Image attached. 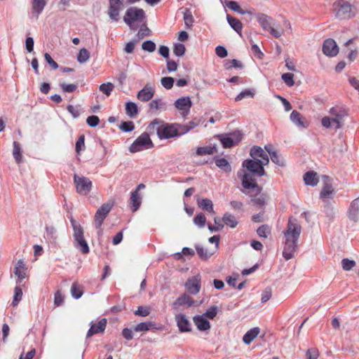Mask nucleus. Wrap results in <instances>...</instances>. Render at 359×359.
Listing matches in <instances>:
<instances>
[{"instance_id":"obj_45","label":"nucleus","mask_w":359,"mask_h":359,"mask_svg":"<svg viewBox=\"0 0 359 359\" xmlns=\"http://www.w3.org/2000/svg\"><path fill=\"white\" fill-rule=\"evenodd\" d=\"M22 297V290L19 286H16L14 289V295L12 302L13 306H16L21 301Z\"/></svg>"},{"instance_id":"obj_44","label":"nucleus","mask_w":359,"mask_h":359,"mask_svg":"<svg viewBox=\"0 0 359 359\" xmlns=\"http://www.w3.org/2000/svg\"><path fill=\"white\" fill-rule=\"evenodd\" d=\"M199 124V122H196L195 121H189L187 124H181V133L183 135L187 134L189 133L191 130L196 128Z\"/></svg>"},{"instance_id":"obj_60","label":"nucleus","mask_w":359,"mask_h":359,"mask_svg":"<svg viewBox=\"0 0 359 359\" xmlns=\"http://www.w3.org/2000/svg\"><path fill=\"white\" fill-rule=\"evenodd\" d=\"M162 86L166 89H170L174 84V79L170 76L163 77L161 79Z\"/></svg>"},{"instance_id":"obj_16","label":"nucleus","mask_w":359,"mask_h":359,"mask_svg":"<svg viewBox=\"0 0 359 359\" xmlns=\"http://www.w3.org/2000/svg\"><path fill=\"white\" fill-rule=\"evenodd\" d=\"M174 105L178 110L182 111V116L185 117L189 114L192 102L189 97H182L175 102Z\"/></svg>"},{"instance_id":"obj_26","label":"nucleus","mask_w":359,"mask_h":359,"mask_svg":"<svg viewBox=\"0 0 359 359\" xmlns=\"http://www.w3.org/2000/svg\"><path fill=\"white\" fill-rule=\"evenodd\" d=\"M142 203V197L137 191H132L130 197V205L132 212H136Z\"/></svg>"},{"instance_id":"obj_35","label":"nucleus","mask_w":359,"mask_h":359,"mask_svg":"<svg viewBox=\"0 0 359 359\" xmlns=\"http://www.w3.org/2000/svg\"><path fill=\"white\" fill-rule=\"evenodd\" d=\"M155 323L151 321L143 322L134 327L135 332H146L151 329L156 328Z\"/></svg>"},{"instance_id":"obj_9","label":"nucleus","mask_w":359,"mask_h":359,"mask_svg":"<svg viewBox=\"0 0 359 359\" xmlns=\"http://www.w3.org/2000/svg\"><path fill=\"white\" fill-rule=\"evenodd\" d=\"M217 137L224 148H231L241 140L242 133L239 130H235L229 134L218 135Z\"/></svg>"},{"instance_id":"obj_33","label":"nucleus","mask_w":359,"mask_h":359,"mask_svg":"<svg viewBox=\"0 0 359 359\" xmlns=\"http://www.w3.org/2000/svg\"><path fill=\"white\" fill-rule=\"evenodd\" d=\"M290 120L297 126L306 128L307 125L302 121V116L296 110L292 111L290 114Z\"/></svg>"},{"instance_id":"obj_6","label":"nucleus","mask_w":359,"mask_h":359,"mask_svg":"<svg viewBox=\"0 0 359 359\" xmlns=\"http://www.w3.org/2000/svg\"><path fill=\"white\" fill-rule=\"evenodd\" d=\"M256 18L263 29L269 32L275 38H279L283 34V30L282 29H278L273 27L274 23L271 17L259 13L256 15Z\"/></svg>"},{"instance_id":"obj_2","label":"nucleus","mask_w":359,"mask_h":359,"mask_svg":"<svg viewBox=\"0 0 359 359\" xmlns=\"http://www.w3.org/2000/svg\"><path fill=\"white\" fill-rule=\"evenodd\" d=\"M302 232V226L296 219L290 217L288 220L287 228L283 232L285 238L283 256L286 260L294 257L298 245L297 241Z\"/></svg>"},{"instance_id":"obj_27","label":"nucleus","mask_w":359,"mask_h":359,"mask_svg":"<svg viewBox=\"0 0 359 359\" xmlns=\"http://www.w3.org/2000/svg\"><path fill=\"white\" fill-rule=\"evenodd\" d=\"M198 206L204 211L215 213L213 210V203L209 198H198L197 199Z\"/></svg>"},{"instance_id":"obj_38","label":"nucleus","mask_w":359,"mask_h":359,"mask_svg":"<svg viewBox=\"0 0 359 359\" xmlns=\"http://www.w3.org/2000/svg\"><path fill=\"white\" fill-rule=\"evenodd\" d=\"M324 205V212L326 217L330 221L332 220L335 215V211L334 207L328 202V201H323Z\"/></svg>"},{"instance_id":"obj_36","label":"nucleus","mask_w":359,"mask_h":359,"mask_svg":"<svg viewBox=\"0 0 359 359\" xmlns=\"http://www.w3.org/2000/svg\"><path fill=\"white\" fill-rule=\"evenodd\" d=\"M216 151L217 149L215 146L199 147L197 148L196 154L198 156H204L213 154Z\"/></svg>"},{"instance_id":"obj_42","label":"nucleus","mask_w":359,"mask_h":359,"mask_svg":"<svg viewBox=\"0 0 359 359\" xmlns=\"http://www.w3.org/2000/svg\"><path fill=\"white\" fill-rule=\"evenodd\" d=\"M56 229L53 226H47L46 227V236L45 237L50 240V242H55L57 239Z\"/></svg>"},{"instance_id":"obj_64","label":"nucleus","mask_w":359,"mask_h":359,"mask_svg":"<svg viewBox=\"0 0 359 359\" xmlns=\"http://www.w3.org/2000/svg\"><path fill=\"white\" fill-rule=\"evenodd\" d=\"M306 359H317L319 356V351L315 348H309L306 353Z\"/></svg>"},{"instance_id":"obj_37","label":"nucleus","mask_w":359,"mask_h":359,"mask_svg":"<svg viewBox=\"0 0 359 359\" xmlns=\"http://www.w3.org/2000/svg\"><path fill=\"white\" fill-rule=\"evenodd\" d=\"M222 221L225 223L226 225L230 226L231 228H235L238 224V221L236 217L228 212L224 213Z\"/></svg>"},{"instance_id":"obj_40","label":"nucleus","mask_w":359,"mask_h":359,"mask_svg":"<svg viewBox=\"0 0 359 359\" xmlns=\"http://www.w3.org/2000/svg\"><path fill=\"white\" fill-rule=\"evenodd\" d=\"M83 291L82 286L78 284V283H73L71 287V294L74 299H79L83 295Z\"/></svg>"},{"instance_id":"obj_54","label":"nucleus","mask_w":359,"mask_h":359,"mask_svg":"<svg viewBox=\"0 0 359 359\" xmlns=\"http://www.w3.org/2000/svg\"><path fill=\"white\" fill-rule=\"evenodd\" d=\"M206 222V218L204 214L199 213L194 218V223L200 228L204 227Z\"/></svg>"},{"instance_id":"obj_58","label":"nucleus","mask_w":359,"mask_h":359,"mask_svg":"<svg viewBox=\"0 0 359 359\" xmlns=\"http://www.w3.org/2000/svg\"><path fill=\"white\" fill-rule=\"evenodd\" d=\"M85 148V136L81 135L79 137L76 142V152L79 154L80 152Z\"/></svg>"},{"instance_id":"obj_62","label":"nucleus","mask_w":359,"mask_h":359,"mask_svg":"<svg viewBox=\"0 0 359 359\" xmlns=\"http://www.w3.org/2000/svg\"><path fill=\"white\" fill-rule=\"evenodd\" d=\"M134 313L136 316L146 317L149 315L150 309L148 307L140 306H138Z\"/></svg>"},{"instance_id":"obj_31","label":"nucleus","mask_w":359,"mask_h":359,"mask_svg":"<svg viewBox=\"0 0 359 359\" xmlns=\"http://www.w3.org/2000/svg\"><path fill=\"white\" fill-rule=\"evenodd\" d=\"M250 155L254 159H257V158L259 157L262 159L269 156L268 154L264 151V150L259 146H253L250 152Z\"/></svg>"},{"instance_id":"obj_22","label":"nucleus","mask_w":359,"mask_h":359,"mask_svg":"<svg viewBox=\"0 0 359 359\" xmlns=\"http://www.w3.org/2000/svg\"><path fill=\"white\" fill-rule=\"evenodd\" d=\"M154 88L146 84L144 87L137 93V98L142 102H148L154 97Z\"/></svg>"},{"instance_id":"obj_10","label":"nucleus","mask_w":359,"mask_h":359,"mask_svg":"<svg viewBox=\"0 0 359 359\" xmlns=\"http://www.w3.org/2000/svg\"><path fill=\"white\" fill-rule=\"evenodd\" d=\"M154 144L147 133H143L130 146L129 150L131 153H136L144 148H151Z\"/></svg>"},{"instance_id":"obj_47","label":"nucleus","mask_w":359,"mask_h":359,"mask_svg":"<svg viewBox=\"0 0 359 359\" xmlns=\"http://www.w3.org/2000/svg\"><path fill=\"white\" fill-rule=\"evenodd\" d=\"M90 57L89 51L83 48H81L77 55V60L79 63H85Z\"/></svg>"},{"instance_id":"obj_34","label":"nucleus","mask_w":359,"mask_h":359,"mask_svg":"<svg viewBox=\"0 0 359 359\" xmlns=\"http://www.w3.org/2000/svg\"><path fill=\"white\" fill-rule=\"evenodd\" d=\"M216 165L225 172H230L231 167L228 161L224 158L215 157Z\"/></svg>"},{"instance_id":"obj_17","label":"nucleus","mask_w":359,"mask_h":359,"mask_svg":"<svg viewBox=\"0 0 359 359\" xmlns=\"http://www.w3.org/2000/svg\"><path fill=\"white\" fill-rule=\"evenodd\" d=\"M346 215L354 224L359 222V196L351 202Z\"/></svg>"},{"instance_id":"obj_15","label":"nucleus","mask_w":359,"mask_h":359,"mask_svg":"<svg viewBox=\"0 0 359 359\" xmlns=\"http://www.w3.org/2000/svg\"><path fill=\"white\" fill-rule=\"evenodd\" d=\"M175 319L180 332H190L192 330V325L190 320L184 313L175 315Z\"/></svg>"},{"instance_id":"obj_32","label":"nucleus","mask_w":359,"mask_h":359,"mask_svg":"<svg viewBox=\"0 0 359 359\" xmlns=\"http://www.w3.org/2000/svg\"><path fill=\"white\" fill-rule=\"evenodd\" d=\"M139 110L137 105L133 102H128L126 104V114L130 118H135L138 114Z\"/></svg>"},{"instance_id":"obj_24","label":"nucleus","mask_w":359,"mask_h":359,"mask_svg":"<svg viewBox=\"0 0 359 359\" xmlns=\"http://www.w3.org/2000/svg\"><path fill=\"white\" fill-rule=\"evenodd\" d=\"M32 15L38 20L39 15L43 12L47 4V0H32Z\"/></svg>"},{"instance_id":"obj_39","label":"nucleus","mask_w":359,"mask_h":359,"mask_svg":"<svg viewBox=\"0 0 359 359\" xmlns=\"http://www.w3.org/2000/svg\"><path fill=\"white\" fill-rule=\"evenodd\" d=\"M255 95V90L254 89H245L241 92L235 98L236 102L241 101L245 98L254 97Z\"/></svg>"},{"instance_id":"obj_7","label":"nucleus","mask_w":359,"mask_h":359,"mask_svg":"<svg viewBox=\"0 0 359 359\" xmlns=\"http://www.w3.org/2000/svg\"><path fill=\"white\" fill-rule=\"evenodd\" d=\"M74 183L76 192L82 196L88 195L93 187V183L89 178L77 174L74 175Z\"/></svg>"},{"instance_id":"obj_63","label":"nucleus","mask_w":359,"mask_h":359,"mask_svg":"<svg viewBox=\"0 0 359 359\" xmlns=\"http://www.w3.org/2000/svg\"><path fill=\"white\" fill-rule=\"evenodd\" d=\"M272 296V290L271 287H266L262 293L261 302L262 303H266L269 301Z\"/></svg>"},{"instance_id":"obj_13","label":"nucleus","mask_w":359,"mask_h":359,"mask_svg":"<svg viewBox=\"0 0 359 359\" xmlns=\"http://www.w3.org/2000/svg\"><path fill=\"white\" fill-rule=\"evenodd\" d=\"M323 188L320 193V198L323 201H327V198H332V194L334 193V189L332 187V179L327 175H323Z\"/></svg>"},{"instance_id":"obj_11","label":"nucleus","mask_w":359,"mask_h":359,"mask_svg":"<svg viewBox=\"0 0 359 359\" xmlns=\"http://www.w3.org/2000/svg\"><path fill=\"white\" fill-rule=\"evenodd\" d=\"M113 207V203H106L102 204L96 211L95 215V225L97 229H100L103 224L104 219Z\"/></svg>"},{"instance_id":"obj_12","label":"nucleus","mask_w":359,"mask_h":359,"mask_svg":"<svg viewBox=\"0 0 359 359\" xmlns=\"http://www.w3.org/2000/svg\"><path fill=\"white\" fill-rule=\"evenodd\" d=\"M331 118L335 129L341 128L344 118L347 116L346 111L339 107H332L330 110Z\"/></svg>"},{"instance_id":"obj_28","label":"nucleus","mask_w":359,"mask_h":359,"mask_svg":"<svg viewBox=\"0 0 359 359\" xmlns=\"http://www.w3.org/2000/svg\"><path fill=\"white\" fill-rule=\"evenodd\" d=\"M304 181L306 185L315 187L318 183V174L314 171H308L304 175Z\"/></svg>"},{"instance_id":"obj_53","label":"nucleus","mask_w":359,"mask_h":359,"mask_svg":"<svg viewBox=\"0 0 359 359\" xmlns=\"http://www.w3.org/2000/svg\"><path fill=\"white\" fill-rule=\"evenodd\" d=\"M224 67L226 69H230L232 67L243 68V65L240 61L233 59L231 60L225 61Z\"/></svg>"},{"instance_id":"obj_41","label":"nucleus","mask_w":359,"mask_h":359,"mask_svg":"<svg viewBox=\"0 0 359 359\" xmlns=\"http://www.w3.org/2000/svg\"><path fill=\"white\" fill-rule=\"evenodd\" d=\"M196 250L200 258L203 260H207L212 255L207 249L199 245H196Z\"/></svg>"},{"instance_id":"obj_56","label":"nucleus","mask_w":359,"mask_h":359,"mask_svg":"<svg viewBox=\"0 0 359 359\" xmlns=\"http://www.w3.org/2000/svg\"><path fill=\"white\" fill-rule=\"evenodd\" d=\"M281 78L287 86L292 87L294 86V74L291 73H285L282 74Z\"/></svg>"},{"instance_id":"obj_30","label":"nucleus","mask_w":359,"mask_h":359,"mask_svg":"<svg viewBox=\"0 0 359 359\" xmlns=\"http://www.w3.org/2000/svg\"><path fill=\"white\" fill-rule=\"evenodd\" d=\"M226 20L229 23V25L231 26V27L235 30L238 34L241 35V32L243 29V25L241 22L238 20L237 18L230 15H226Z\"/></svg>"},{"instance_id":"obj_50","label":"nucleus","mask_w":359,"mask_h":359,"mask_svg":"<svg viewBox=\"0 0 359 359\" xmlns=\"http://www.w3.org/2000/svg\"><path fill=\"white\" fill-rule=\"evenodd\" d=\"M271 159L273 163L275 164L279 165V166H284L285 162L283 158L278 154V151L276 150L273 152L271 153L270 155Z\"/></svg>"},{"instance_id":"obj_48","label":"nucleus","mask_w":359,"mask_h":359,"mask_svg":"<svg viewBox=\"0 0 359 359\" xmlns=\"http://www.w3.org/2000/svg\"><path fill=\"white\" fill-rule=\"evenodd\" d=\"M226 6L229 9H231L235 12H237L239 14L244 15L247 13L246 11H244L243 9H242L241 8V6L238 5V4L236 1H230L227 2Z\"/></svg>"},{"instance_id":"obj_14","label":"nucleus","mask_w":359,"mask_h":359,"mask_svg":"<svg viewBox=\"0 0 359 359\" xmlns=\"http://www.w3.org/2000/svg\"><path fill=\"white\" fill-rule=\"evenodd\" d=\"M123 8V0H109L108 15L110 19L117 22L119 18V12Z\"/></svg>"},{"instance_id":"obj_21","label":"nucleus","mask_w":359,"mask_h":359,"mask_svg":"<svg viewBox=\"0 0 359 359\" xmlns=\"http://www.w3.org/2000/svg\"><path fill=\"white\" fill-rule=\"evenodd\" d=\"M106 325L107 320L105 318L101 319L97 325L91 323L90 327L87 332L86 337L89 338L94 334L104 332Z\"/></svg>"},{"instance_id":"obj_52","label":"nucleus","mask_w":359,"mask_h":359,"mask_svg":"<svg viewBox=\"0 0 359 359\" xmlns=\"http://www.w3.org/2000/svg\"><path fill=\"white\" fill-rule=\"evenodd\" d=\"M119 128L126 133L131 132L135 129V125L134 123L131 121H123L120 124Z\"/></svg>"},{"instance_id":"obj_8","label":"nucleus","mask_w":359,"mask_h":359,"mask_svg":"<svg viewBox=\"0 0 359 359\" xmlns=\"http://www.w3.org/2000/svg\"><path fill=\"white\" fill-rule=\"evenodd\" d=\"M145 18V13L143 9L137 7H130L127 9L123 17L124 22L133 28L135 22H142Z\"/></svg>"},{"instance_id":"obj_19","label":"nucleus","mask_w":359,"mask_h":359,"mask_svg":"<svg viewBox=\"0 0 359 359\" xmlns=\"http://www.w3.org/2000/svg\"><path fill=\"white\" fill-rule=\"evenodd\" d=\"M187 292L191 294H196L201 290V278L199 276H193L185 283Z\"/></svg>"},{"instance_id":"obj_59","label":"nucleus","mask_w":359,"mask_h":359,"mask_svg":"<svg viewBox=\"0 0 359 359\" xmlns=\"http://www.w3.org/2000/svg\"><path fill=\"white\" fill-rule=\"evenodd\" d=\"M218 308L217 306H212L208 309L203 315L206 318L213 319L217 314Z\"/></svg>"},{"instance_id":"obj_55","label":"nucleus","mask_w":359,"mask_h":359,"mask_svg":"<svg viewBox=\"0 0 359 359\" xmlns=\"http://www.w3.org/2000/svg\"><path fill=\"white\" fill-rule=\"evenodd\" d=\"M156 47L155 43L151 40H147L142 44V48L149 53L154 52L156 50Z\"/></svg>"},{"instance_id":"obj_25","label":"nucleus","mask_w":359,"mask_h":359,"mask_svg":"<svg viewBox=\"0 0 359 359\" xmlns=\"http://www.w3.org/2000/svg\"><path fill=\"white\" fill-rule=\"evenodd\" d=\"M193 321L200 331H206L210 328V322L203 315H196L193 317Z\"/></svg>"},{"instance_id":"obj_18","label":"nucleus","mask_w":359,"mask_h":359,"mask_svg":"<svg viewBox=\"0 0 359 359\" xmlns=\"http://www.w3.org/2000/svg\"><path fill=\"white\" fill-rule=\"evenodd\" d=\"M323 52L329 57L336 56L339 53V48L335 41L332 39L325 40L323 45Z\"/></svg>"},{"instance_id":"obj_4","label":"nucleus","mask_w":359,"mask_h":359,"mask_svg":"<svg viewBox=\"0 0 359 359\" xmlns=\"http://www.w3.org/2000/svg\"><path fill=\"white\" fill-rule=\"evenodd\" d=\"M70 222L73 228L74 247L83 254H88L90 251L89 246L84 238V231L80 224L73 218H70Z\"/></svg>"},{"instance_id":"obj_51","label":"nucleus","mask_w":359,"mask_h":359,"mask_svg":"<svg viewBox=\"0 0 359 359\" xmlns=\"http://www.w3.org/2000/svg\"><path fill=\"white\" fill-rule=\"evenodd\" d=\"M355 264L356 263L354 260H351L348 258H344L341 260L342 269L346 271L351 270Z\"/></svg>"},{"instance_id":"obj_23","label":"nucleus","mask_w":359,"mask_h":359,"mask_svg":"<svg viewBox=\"0 0 359 359\" xmlns=\"http://www.w3.org/2000/svg\"><path fill=\"white\" fill-rule=\"evenodd\" d=\"M194 304V301L187 294H183L180 296L172 304V306L174 309L177 310L181 306L187 305V307H191Z\"/></svg>"},{"instance_id":"obj_57","label":"nucleus","mask_w":359,"mask_h":359,"mask_svg":"<svg viewBox=\"0 0 359 359\" xmlns=\"http://www.w3.org/2000/svg\"><path fill=\"white\" fill-rule=\"evenodd\" d=\"M60 87L65 93H73L77 89V85L74 83H60Z\"/></svg>"},{"instance_id":"obj_46","label":"nucleus","mask_w":359,"mask_h":359,"mask_svg":"<svg viewBox=\"0 0 359 359\" xmlns=\"http://www.w3.org/2000/svg\"><path fill=\"white\" fill-rule=\"evenodd\" d=\"M114 88V85L110 82H108L106 83H102L99 87L100 90L102 93L105 94L107 96H109L111 95Z\"/></svg>"},{"instance_id":"obj_20","label":"nucleus","mask_w":359,"mask_h":359,"mask_svg":"<svg viewBox=\"0 0 359 359\" xmlns=\"http://www.w3.org/2000/svg\"><path fill=\"white\" fill-rule=\"evenodd\" d=\"M27 268L22 259H19L14 268V274L18 277L16 283L20 284L26 278Z\"/></svg>"},{"instance_id":"obj_5","label":"nucleus","mask_w":359,"mask_h":359,"mask_svg":"<svg viewBox=\"0 0 359 359\" xmlns=\"http://www.w3.org/2000/svg\"><path fill=\"white\" fill-rule=\"evenodd\" d=\"M335 17L339 20H349L355 15L352 5L344 0H338L333 4Z\"/></svg>"},{"instance_id":"obj_29","label":"nucleus","mask_w":359,"mask_h":359,"mask_svg":"<svg viewBox=\"0 0 359 359\" xmlns=\"http://www.w3.org/2000/svg\"><path fill=\"white\" fill-rule=\"evenodd\" d=\"M260 330L259 327H253L248 330L243 336V342L249 345L259 334Z\"/></svg>"},{"instance_id":"obj_43","label":"nucleus","mask_w":359,"mask_h":359,"mask_svg":"<svg viewBox=\"0 0 359 359\" xmlns=\"http://www.w3.org/2000/svg\"><path fill=\"white\" fill-rule=\"evenodd\" d=\"M13 155L18 163L22 161L21 147L18 142H13Z\"/></svg>"},{"instance_id":"obj_1","label":"nucleus","mask_w":359,"mask_h":359,"mask_svg":"<svg viewBox=\"0 0 359 359\" xmlns=\"http://www.w3.org/2000/svg\"><path fill=\"white\" fill-rule=\"evenodd\" d=\"M243 168H245L250 173H246L244 170H240L238 172V177L241 179L242 186L245 189H252L256 194H260L262 192V187H259L253 177L252 174L258 177H262L266 175L264 168L260 163L259 159H246L242 164Z\"/></svg>"},{"instance_id":"obj_61","label":"nucleus","mask_w":359,"mask_h":359,"mask_svg":"<svg viewBox=\"0 0 359 359\" xmlns=\"http://www.w3.org/2000/svg\"><path fill=\"white\" fill-rule=\"evenodd\" d=\"M186 48L182 43H176L174 46L173 53L176 56L181 57L184 55Z\"/></svg>"},{"instance_id":"obj_49","label":"nucleus","mask_w":359,"mask_h":359,"mask_svg":"<svg viewBox=\"0 0 359 359\" xmlns=\"http://www.w3.org/2000/svg\"><path fill=\"white\" fill-rule=\"evenodd\" d=\"M257 233L259 237L266 238L271 233V228L266 224H263L257 229Z\"/></svg>"},{"instance_id":"obj_3","label":"nucleus","mask_w":359,"mask_h":359,"mask_svg":"<svg viewBox=\"0 0 359 359\" xmlns=\"http://www.w3.org/2000/svg\"><path fill=\"white\" fill-rule=\"evenodd\" d=\"M147 128L150 133L156 131L161 140L178 137L183 135L181 133L180 123H163L158 118L152 121Z\"/></svg>"}]
</instances>
